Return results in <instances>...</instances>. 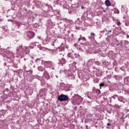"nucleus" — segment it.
Instances as JSON below:
<instances>
[{"mask_svg":"<svg viewBox=\"0 0 129 129\" xmlns=\"http://www.w3.org/2000/svg\"><path fill=\"white\" fill-rule=\"evenodd\" d=\"M58 99L59 101H66V100H68V97L65 95H62L59 96Z\"/></svg>","mask_w":129,"mask_h":129,"instance_id":"f257e3e1","label":"nucleus"},{"mask_svg":"<svg viewBox=\"0 0 129 129\" xmlns=\"http://www.w3.org/2000/svg\"><path fill=\"white\" fill-rule=\"evenodd\" d=\"M27 36H28L29 38H33V37L35 36V33H34L33 31L29 32L27 34Z\"/></svg>","mask_w":129,"mask_h":129,"instance_id":"f03ea898","label":"nucleus"},{"mask_svg":"<svg viewBox=\"0 0 129 129\" xmlns=\"http://www.w3.org/2000/svg\"><path fill=\"white\" fill-rule=\"evenodd\" d=\"M105 4L106 6H107V7H110V6L111 5L109 0H106L105 1Z\"/></svg>","mask_w":129,"mask_h":129,"instance_id":"7ed1b4c3","label":"nucleus"},{"mask_svg":"<svg viewBox=\"0 0 129 129\" xmlns=\"http://www.w3.org/2000/svg\"><path fill=\"white\" fill-rule=\"evenodd\" d=\"M61 63H62V64H65V63H66L65 59H64L63 58H61Z\"/></svg>","mask_w":129,"mask_h":129,"instance_id":"20e7f679","label":"nucleus"},{"mask_svg":"<svg viewBox=\"0 0 129 129\" xmlns=\"http://www.w3.org/2000/svg\"><path fill=\"white\" fill-rule=\"evenodd\" d=\"M102 86H104V84L101 83V84H100V89H101V87H102Z\"/></svg>","mask_w":129,"mask_h":129,"instance_id":"39448f33","label":"nucleus"},{"mask_svg":"<svg viewBox=\"0 0 129 129\" xmlns=\"http://www.w3.org/2000/svg\"><path fill=\"white\" fill-rule=\"evenodd\" d=\"M114 13H115V14H119V12H118V11H117V10H115V12H114Z\"/></svg>","mask_w":129,"mask_h":129,"instance_id":"423d86ee","label":"nucleus"},{"mask_svg":"<svg viewBox=\"0 0 129 129\" xmlns=\"http://www.w3.org/2000/svg\"><path fill=\"white\" fill-rule=\"evenodd\" d=\"M75 55L76 56L77 58H78V57H79V54H77L76 53L75 54Z\"/></svg>","mask_w":129,"mask_h":129,"instance_id":"0eeeda50","label":"nucleus"},{"mask_svg":"<svg viewBox=\"0 0 129 129\" xmlns=\"http://www.w3.org/2000/svg\"><path fill=\"white\" fill-rule=\"evenodd\" d=\"M68 56L70 57V58H71V53H69L68 54Z\"/></svg>","mask_w":129,"mask_h":129,"instance_id":"6e6552de","label":"nucleus"},{"mask_svg":"<svg viewBox=\"0 0 129 129\" xmlns=\"http://www.w3.org/2000/svg\"><path fill=\"white\" fill-rule=\"evenodd\" d=\"M117 26H120V22H117Z\"/></svg>","mask_w":129,"mask_h":129,"instance_id":"1a4fd4ad","label":"nucleus"},{"mask_svg":"<svg viewBox=\"0 0 129 129\" xmlns=\"http://www.w3.org/2000/svg\"><path fill=\"white\" fill-rule=\"evenodd\" d=\"M91 36H95V34L94 33H92Z\"/></svg>","mask_w":129,"mask_h":129,"instance_id":"9d476101","label":"nucleus"},{"mask_svg":"<svg viewBox=\"0 0 129 129\" xmlns=\"http://www.w3.org/2000/svg\"><path fill=\"white\" fill-rule=\"evenodd\" d=\"M107 125L109 126L110 125V124L109 123H107Z\"/></svg>","mask_w":129,"mask_h":129,"instance_id":"9b49d317","label":"nucleus"},{"mask_svg":"<svg viewBox=\"0 0 129 129\" xmlns=\"http://www.w3.org/2000/svg\"><path fill=\"white\" fill-rule=\"evenodd\" d=\"M80 40H81V38H79L78 39L79 42V41H80Z\"/></svg>","mask_w":129,"mask_h":129,"instance_id":"f8f14e48","label":"nucleus"},{"mask_svg":"<svg viewBox=\"0 0 129 129\" xmlns=\"http://www.w3.org/2000/svg\"><path fill=\"white\" fill-rule=\"evenodd\" d=\"M82 39H83L84 40H85V38L83 37Z\"/></svg>","mask_w":129,"mask_h":129,"instance_id":"ddd939ff","label":"nucleus"},{"mask_svg":"<svg viewBox=\"0 0 129 129\" xmlns=\"http://www.w3.org/2000/svg\"><path fill=\"white\" fill-rule=\"evenodd\" d=\"M128 37H129L128 35H127V38H128Z\"/></svg>","mask_w":129,"mask_h":129,"instance_id":"4468645a","label":"nucleus"},{"mask_svg":"<svg viewBox=\"0 0 129 129\" xmlns=\"http://www.w3.org/2000/svg\"><path fill=\"white\" fill-rule=\"evenodd\" d=\"M38 60H39L38 59H37L36 60V61H38Z\"/></svg>","mask_w":129,"mask_h":129,"instance_id":"2eb2a0df","label":"nucleus"},{"mask_svg":"<svg viewBox=\"0 0 129 129\" xmlns=\"http://www.w3.org/2000/svg\"><path fill=\"white\" fill-rule=\"evenodd\" d=\"M110 33H111V30H110Z\"/></svg>","mask_w":129,"mask_h":129,"instance_id":"dca6fc26","label":"nucleus"},{"mask_svg":"<svg viewBox=\"0 0 129 129\" xmlns=\"http://www.w3.org/2000/svg\"><path fill=\"white\" fill-rule=\"evenodd\" d=\"M82 9H84L83 7H82Z\"/></svg>","mask_w":129,"mask_h":129,"instance_id":"f3484780","label":"nucleus"},{"mask_svg":"<svg viewBox=\"0 0 129 129\" xmlns=\"http://www.w3.org/2000/svg\"><path fill=\"white\" fill-rule=\"evenodd\" d=\"M98 91H100V90H98Z\"/></svg>","mask_w":129,"mask_h":129,"instance_id":"a211bd4d","label":"nucleus"}]
</instances>
